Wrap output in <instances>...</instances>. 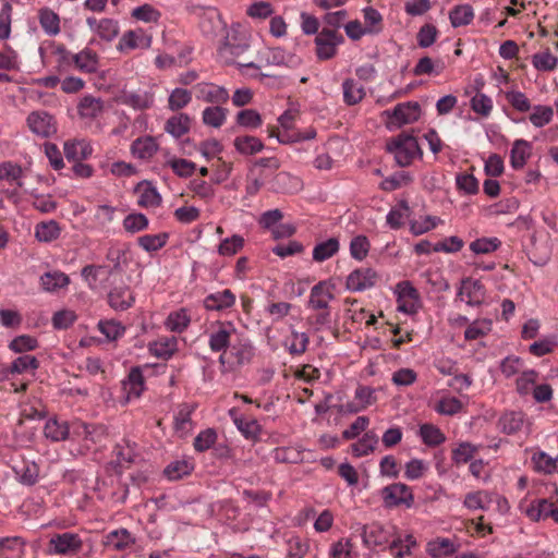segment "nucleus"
Returning a JSON list of instances; mask_svg holds the SVG:
<instances>
[{"label":"nucleus","mask_w":558,"mask_h":558,"mask_svg":"<svg viewBox=\"0 0 558 558\" xmlns=\"http://www.w3.org/2000/svg\"><path fill=\"white\" fill-rule=\"evenodd\" d=\"M386 150L393 155L399 167H408L414 158H422L423 151L418 142H386Z\"/></svg>","instance_id":"obj_6"},{"label":"nucleus","mask_w":558,"mask_h":558,"mask_svg":"<svg viewBox=\"0 0 558 558\" xmlns=\"http://www.w3.org/2000/svg\"><path fill=\"white\" fill-rule=\"evenodd\" d=\"M477 449L478 447L472 445L471 442H461L457 448L452 450V461L456 464L468 463L474 458Z\"/></svg>","instance_id":"obj_57"},{"label":"nucleus","mask_w":558,"mask_h":558,"mask_svg":"<svg viewBox=\"0 0 558 558\" xmlns=\"http://www.w3.org/2000/svg\"><path fill=\"white\" fill-rule=\"evenodd\" d=\"M27 123L37 136L50 137L57 131L53 117L45 111L32 112L27 118Z\"/></svg>","instance_id":"obj_13"},{"label":"nucleus","mask_w":558,"mask_h":558,"mask_svg":"<svg viewBox=\"0 0 558 558\" xmlns=\"http://www.w3.org/2000/svg\"><path fill=\"white\" fill-rule=\"evenodd\" d=\"M378 278V274L373 268H356L348 276L345 287L352 292H362L373 288Z\"/></svg>","instance_id":"obj_10"},{"label":"nucleus","mask_w":558,"mask_h":558,"mask_svg":"<svg viewBox=\"0 0 558 558\" xmlns=\"http://www.w3.org/2000/svg\"><path fill=\"white\" fill-rule=\"evenodd\" d=\"M151 45V36L144 29L136 28L125 32L117 46L118 50L128 53L136 49H147Z\"/></svg>","instance_id":"obj_11"},{"label":"nucleus","mask_w":558,"mask_h":558,"mask_svg":"<svg viewBox=\"0 0 558 558\" xmlns=\"http://www.w3.org/2000/svg\"><path fill=\"white\" fill-rule=\"evenodd\" d=\"M62 60L68 64H73L74 69L85 74L97 72L99 68V56L93 49L86 47L77 53H71L63 46L58 47Z\"/></svg>","instance_id":"obj_1"},{"label":"nucleus","mask_w":558,"mask_h":558,"mask_svg":"<svg viewBox=\"0 0 558 558\" xmlns=\"http://www.w3.org/2000/svg\"><path fill=\"white\" fill-rule=\"evenodd\" d=\"M135 299L126 286L116 287L108 293V303L114 311H126Z\"/></svg>","instance_id":"obj_21"},{"label":"nucleus","mask_w":558,"mask_h":558,"mask_svg":"<svg viewBox=\"0 0 558 558\" xmlns=\"http://www.w3.org/2000/svg\"><path fill=\"white\" fill-rule=\"evenodd\" d=\"M343 41V36L337 29L324 27L315 37L317 59L325 61L333 58Z\"/></svg>","instance_id":"obj_3"},{"label":"nucleus","mask_w":558,"mask_h":558,"mask_svg":"<svg viewBox=\"0 0 558 558\" xmlns=\"http://www.w3.org/2000/svg\"><path fill=\"white\" fill-rule=\"evenodd\" d=\"M474 19V10L470 4L456 5L449 13V20L453 27L466 26Z\"/></svg>","instance_id":"obj_34"},{"label":"nucleus","mask_w":558,"mask_h":558,"mask_svg":"<svg viewBox=\"0 0 558 558\" xmlns=\"http://www.w3.org/2000/svg\"><path fill=\"white\" fill-rule=\"evenodd\" d=\"M38 20L44 32L49 36L60 33V17L49 8H43L38 12Z\"/></svg>","instance_id":"obj_27"},{"label":"nucleus","mask_w":558,"mask_h":558,"mask_svg":"<svg viewBox=\"0 0 558 558\" xmlns=\"http://www.w3.org/2000/svg\"><path fill=\"white\" fill-rule=\"evenodd\" d=\"M327 281H319L311 289L307 306L312 310H328L329 302L335 298Z\"/></svg>","instance_id":"obj_16"},{"label":"nucleus","mask_w":558,"mask_h":558,"mask_svg":"<svg viewBox=\"0 0 558 558\" xmlns=\"http://www.w3.org/2000/svg\"><path fill=\"white\" fill-rule=\"evenodd\" d=\"M194 465L186 460H175L170 462L163 470V475L170 481H178L190 475Z\"/></svg>","instance_id":"obj_35"},{"label":"nucleus","mask_w":558,"mask_h":558,"mask_svg":"<svg viewBox=\"0 0 558 558\" xmlns=\"http://www.w3.org/2000/svg\"><path fill=\"white\" fill-rule=\"evenodd\" d=\"M39 347L38 340L29 335H21L15 337L9 343V349L14 353H25L34 351Z\"/></svg>","instance_id":"obj_49"},{"label":"nucleus","mask_w":558,"mask_h":558,"mask_svg":"<svg viewBox=\"0 0 558 558\" xmlns=\"http://www.w3.org/2000/svg\"><path fill=\"white\" fill-rule=\"evenodd\" d=\"M44 435L54 442L64 441L70 435L69 424L66 421H59L57 417H51L45 424Z\"/></svg>","instance_id":"obj_24"},{"label":"nucleus","mask_w":558,"mask_h":558,"mask_svg":"<svg viewBox=\"0 0 558 558\" xmlns=\"http://www.w3.org/2000/svg\"><path fill=\"white\" fill-rule=\"evenodd\" d=\"M159 149L158 142H133L131 154L142 160L150 159Z\"/></svg>","instance_id":"obj_53"},{"label":"nucleus","mask_w":558,"mask_h":558,"mask_svg":"<svg viewBox=\"0 0 558 558\" xmlns=\"http://www.w3.org/2000/svg\"><path fill=\"white\" fill-rule=\"evenodd\" d=\"M83 542L78 534L64 532L54 534L48 542L47 553L49 555L72 556L81 551Z\"/></svg>","instance_id":"obj_4"},{"label":"nucleus","mask_w":558,"mask_h":558,"mask_svg":"<svg viewBox=\"0 0 558 558\" xmlns=\"http://www.w3.org/2000/svg\"><path fill=\"white\" fill-rule=\"evenodd\" d=\"M86 23L92 31L107 41L112 40L119 33L118 22L111 19L97 20L96 17H88Z\"/></svg>","instance_id":"obj_19"},{"label":"nucleus","mask_w":558,"mask_h":558,"mask_svg":"<svg viewBox=\"0 0 558 558\" xmlns=\"http://www.w3.org/2000/svg\"><path fill=\"white\" fill-rule=\"evenodd\" d=\"M98 329L109 341L119 339L125 332V327L114 320H100L98 323Z\"/></svg>","instance_id":"obj_59"},{"label":"nucleus","mask_w":558,"mask_h":558,"mask_svg":"<svg viewBox=\"0 0 558 558\" xmlns=\"http://www.w3.org/2000/svg\"><path fill=\"white\" fill-rule=\"evenodd\" d=\"M229 415L232 418L236 428L247 440L258 441L262 433V426L255 418L245 420L238 415V410L232 408L229 410Z\"/></svg>","instance_id":"obj_15"},{"label":"nucleus","mask_w":558,"mask_h":558,"mask_svg":"<svg viewBox=\"0 0 558 558\" xmlns=\"http://www.w3.org/2000/svg\"><path fill=\"white\" fill-rule=\"evenodd\" d=\"M501 245L497 238H481L470 244V250L475 254H488L496 251Z\"/></svg>","instance_id":"obj_62"},{"label":"nucleus","mask_w":558,"mask_h":558,"mask_svg":"<svg viewBox=\"0 0 558 558\" xmlns=\"http://www.w3.org/2000/svg\"><path fill=\"white\" fill-rule=\"evenodd\" d=\"M134 192H141L137 204L141 207H157L161 204L162 198L157 189L150 181L143 180L138 182Z\"/></svg>","instance_id":"obj_20"},{"label":"nucleus","mask_w":558,"mask_h":558,"mask_svg":"<svg viewBox=\"0 0 558 558\" xmlns=\"http://www.w3.org/2000/svg\"><path fill=\"white\" fill-rule=\"evenodd\" d=\"M383 505L386 509H393L400 506L412 508L414 495L410 486L404 483H392L380 489Z\"/></svg>","instance_id":"obj_2"},{"label":"nucleus","mask_w":558,"mask_h":558,"mask_svg":"<svg viewBox=\"0 0 558 558\" xmlns=\"http://www.w3.org/2000/svg\"><path fill=\"white\" fill-rule=\"evenodd\" d=\"M134 543L135 539L126 529L116 530L107 535V545L117 550H122Z\"/></svg>","instance_id":"obj_45"},{"label":"nucleus","mask_w":558,"mask_h":558,"mask_svg":"<svg viewBox=\"0 0 558 558\" xmlns=\"http://www.w3.org/2000/svg\"><path fill=\"white\" fill-rule=\"evenodd\" d=\"M426 551L433 558H441L454 554L457 547L451 539L438 537L427 543Z\"/></svg>","instance_id":"obj_28"},{"label":"nucleus","mask_w":558,"mask_h":558,"mask_svg":"<svg viewBox=\"0 0 558 558\" xmlns=\"http://www.w3.org/2000/svg\"><path fill=\"white\" fill-rule=\"evenodd\" d=\"M61 228L56 220L40 222L35 228V236L40 242H51L60 236Z\"/></svg>","instance_id":"obj_42"},{"label":"nucleus","mask_w":558,"mask_h":558,"mask_svg":"<svg viewBox=\"0 0 558 558\" xmlns=\"http://www.w3.org/2000/svg\"><path fill=\"white\" fill-rule=\"evenodd\" d=\"M253 356V345L246 341H239L231 344L228 352L220 354L219 363L222 366L228 365L229 369H234L239 366L250 363Z\"/></svg>","instance_id":"obj_5"},{"label":"nucleus","mask_w":558,"mask_h":558,"mask_svg":"<svg viewBox=\"0 0 558 558\" xmlns=\"http://www.w3.org/2000/svg\"><path fill=\"white\" fill-rule=\"evenodd\" d=\"M40 283L45 291L53 292L70 283L68 275L61 271H48L40 276Z\"/></svg>","instance_id":"obj_29"},{"label":"nucleus","mask_w":558,"mask_h":558,"mask_svg":"<svg viewBox=\"0 0 558 558\" xmlns=\"http://www.w3.org/2000/svg\"><path fill=\"white\" fill-rule=\"evenodd\" d=\"M485 293V287L480 280H474L470 277H466L461 280L458 296L465 294L468 298V305L477 306L483 303Z\"/></svg>","instance_id":"obj_14"},{"label":"nucleus","mask_w":558,"mask_h":558,"mask_svg":"<svg viewBox=\"0 0 558 558\" xmlns=\"http://www.w3.org/2000/svg\"><path fill=\"white\" fill-rule=\"evenodd\" d=\"M148 219L147 217L142 213H132L129 214L123 219V228L125 231L131 233H136L143 230H146L148 228Z\"/></svg>","instance_id":"obj_55"},{"label":"nucleus","mask_w":558,"mask_h":558,"mask_svg":"<svg viewBox=\"0 0 558 558\" xmlns=\"http://www.w3.org/2000/svg\"><path fill=\"white\" fill-rule=\"evenodd\" d=\"M39 365H40V363L36 356L25 354V355L16 357L11 363V365H9V371L12 374H23V373L27 372L28 369L35 371V369L39 368Z\"/></svg>","instance_id":"obj_51"},{"label":"nucleus","mask_w":558,"mask_h":558,"mask_svg":"<svg viewBox=\"0 0 558 558\" xmlns=\"http://www.w3.org/2000/svg\"><path fill=\"white\" fill-rule=\"evenodd\" d=\"M19 482L26 486H33L38 482L39 466L35 462L23 461L21 465L13 468Z\"/></svg>","instance_id":"obj_25"},{"label":"nucleus","mask_w":558,"mask_h":558,"mask_svg":"<svg viewBox=\"0 0 558 558\" xmlns=\"http://www.w3.org/2000/svg\"><path fill=\"white\" fill-rule=\"evenodd\" d=\"M524 414L522 412H508L505 413L498 422L500 430L507 435L518 433L523 425Z\"/></svg>","instance_id":"obj_32"},{"label":"nucleus","mask_w":558,"mask_h":558,"mask_svg":"<svg viewBox=\"0 0 558 558\" xmlns=\"http://www.w3.org/2000/svg\"><path fill=\"white\" fill-rule=\"evenodd\" d=\"M339 251V241L330 238L315 245L313 250V259L315 262H324L332 257Z\"/></svg>","instance_id":"obj_44"},{"label":"nucleus","mask_w":558,"mask_h":558,"mask_svg":"<svg viewBox=\"0 0 558 558\" xmlns=\"http://www.w3.org/2000/svg\"><path fill=\"white\" fill-rule=\"evenodd\" d=\"M248 48L247 36L239 28L231 27L227 28L225 35L221 37V44L219 51L221 54L229 53L238 57L244 53Z\"/></svg>","instance_id":"obj_8"},{"label":"nucleus","mask_w":558,"mask_h":558,"mask_svg":"<svg viewBox=\"0 0 558 558\" xmlns=\"http://www.w3.org/2000/svg\"><path fill=\"white\" fill-rule=\"evenodd\" d=\"M531 461L534 465V470L538 473L553 474L558 466V457L551 458L545 451L534 452Z\"/></svg>","instance_id":"obj_31"},{"label":"nucleus","mask_w":558,"mask_h":558,"mask_svg":"<svg viewBox=\"0 0 558 558\" xmlns=\"http://www.w3.org/2000/svg\"><path fill=\"white\" fill-rule=\"evenodd\" d=\"M169 239V234L167 232H161L158 234H145L137 239V244L148 253L156 252L162 248Z\"/></svg>","instance_id":"obj_40"},{"label":"nucleus","mask_w":558,"mask_h":558,"mask_svg":"<svg viewBox=\"0 0 558 558\" xmlns=\"http://www.w3.org/2000/svg\"><path fill=\"white\" fill-rule=\"evenodd\" d=\"M532 147L530 142H513V146L510 151V162L512 168L521 169L526 161V158L531 156Z\"/></svg>","instance_id":"obj_38"},{"label":"nucleus","mask_w":558,"mask_h":558,"mask_svg":"<svg viewBox=\"0 0 558 558\" xmlns=\"http://www.w3.org/2000/svg\"><path fill=\"white\" fill-rule=\"evenodd\" d=\"M235 304V294L230 289L210 293L204 299V307L207 311L222 312Z\"/></svg>","instance_id":"obj_17"},{"label":"nucleus","mask_w":558,"mask_h":558,"mask_svg":"<svg viewBox=\"0 0 558 558\" xmlns=\"http://www.w3.org/2000/svg\"><path fill=\"white\" fill-rule=\"evenodd\" d=\"M388 117V126L400 128L403 124L415 122L421 114L420 105L415 101H408L397 105L392 111L385 112Z\"/></svg>","instance_id":"obj_7"},{"label":"nucleus","mask_w":558,"mask_h":558,"mask_svg":"<svg viewBox=\"0 0 558 558\" xmlns=\"http://www.w3.org/2000/svg\"><path fill=\"white\" fill-rule=\"evenodd\" d=\"M23 169L12 161H3L0 163V180L9 183H15L17 187L23 186L22 182Z\"/></svg>","instance_id":"obj_36"},{"label":"nucleus","mask_w":558,"mask_h":558,"mask_svg":"<svg viewBox=\"0 0 558 558\" xmlns=\"http://www.w3.org/2000/svg\"><path fill=\"white\" fill-rule=\"evenodd\" d=\"M296 116H298V112L294 110L284 111L278 118L279 128L282 129V132H280V131L277 132L276 129H272L270 132V137L275 136L279 140L280 136H284V137H287V140H293L292 135H289L287 132L293 128Z\"/></svg>","instance_id":"obj_50"},{"label":"nucleus","mask_w":558,"mask_h":558,"mask_svg":"<svg viewBox=\"0 0 558 558\" xmlns=\"http://www.w3.org/2000/svg\"><path fill=\"white\" fill-rule=\"evenodd\" d=\"M123 104L136 109L145 110L153 106L154 95L147 90H128L124 89L121 96Z\"/></svg>","instance_id":"obj_22"},{"label":"nucleus","mask_w":558,"mask_h":558,"mask_svg":"<svg viewBox=\"0 0 558 558\" xmlns=\"http://www.w3.org/2000/svg\"><path fill=\"white\" fill-rule=\"evenodd\" d=\"M190 126H191L190 118L184 113H180V114L171 117L167 121V123L165 125V130L173 137L179 138L189 132Z\"/></svg>","instance_id":"obj_33"},{"label":"nucleus","mask_w":558,"mask_h":558,"mask_svg":"<svg viewBox=\"0 0 558 558\" xmlns=\"http://www.w3.org/2000/svg\"><path fill=\"white\" fill-rule=\"evenodd\" d=\"M342 89L344 101L350 106L359 104L365 96L364 87L352 78L342 83Z\"/></svg>","instance_id":"obj_39"},{"label":"nucleus","mask_w":558,"mask_h":558,"mask_svg":"<svg viewBox=\"0 0 558 558\" xmlns=\"http://www.w3.org/2000/svg\"><path fill=\"white\" fill-rule=\"evenodd\" d=\"M122 384L124 386V389H126L128 385L130 386L129 397L133 396L135 398H138L144 390V376L141 367L133 366L130 369L126 379H124Z\"/></svg>","instance_id":"obj_37"},{"label":"nucleus","mask_w":558,"mask_h":558,"mask_svg":"<svg viewBox=\"0 0 558 558\" xmlns=\"http://www.w3.org/2000/svg\"><path fill=\"white\" fill-rule=\"evenodd\" d=\"M196 97L207 102L225 104L229 99V93L223 87L215 84L203 83L196 86Z\"/></svg>","instance_id":"obj_18"},{"label":"nucleus","mask_w":558,"mask_h":558,"mask_svg":"<svg viewBox=\"0 0 558 558\" xmlns=\"http://www.w3.org/2000/svg\"><path fill=\"white\" fill-rule=\"evenodd\" d=\"M230 344V330L221 327L209 336V348L213 352H228Z\"/></svg>","instance_id":"obj_46"},{"label":"nucleus","mask_w":558,"mask_h":558,"mask_svg":"<svg viewBox=\"0 0 558 558\" xmlns=\"http://www.w3.org/2000/svg\"><path fill=\"white\" fill-rule=\"evenodd\" d=\"M244 245V239L234 234L231 238L225 239L218 246V253L223 256H231L236 254Z\"/></svg>","instance_id":"obj_63"},{"label":"nucleus","mask_w":558,"mask_h":558,"mask_svg":"<svg viewBox=\"0 0 558 558\" xmlns=\"http://www.w3.org/2000/svg\"><path fill=\"white\" fill-rule=\"evenodd\" d=\"M355 531L360 533L363 544L366 547L381 546L389 542L390 533L383 524L373 522L371 524L357 523Z\"/></svg>","instance_id":"obj_9"},{"label":"nucleus","mask_w":558,"mask_h":558,"mask_svg":"<svg viewBox=\"0 0 558 558\" xmlns=\"http://www.w3.org/2000/svg\"><path fill=\"white\" fill-rule=\"evenodd\" d=\"M420 436L428 447L439 446L446 440L444 433L437 426L428 423L420 426Z\"/></svg>","instance_id":"obj_41"},{"label":"nucleus","mask_w":558,"mask_h":558,"mask_svg":"<svg viewBox=\"0 0 558 558\" xmlns=\"http://www.w3.org/2000/svg\"><path fill=\"white\" fill-rule=\"evenodd\" d=\"M532 64L539 71H553L558 64V58L549 50H545L533 56Z\"/></svg>","instance_id":"obj_54"},{"label":"nucleus","mask_w":558,"mask_h":558,"mask_svg":"<svg viewBox=\"0 0 558 558\" xmlns=\"http://www.w3.org/2000/svg\"><path fill=\"white\" fill-rule=\"evenodd\" d=\"M369 248L371 243L366 235H356L350 242V254L356 260H363L367 256Z\"/></svg>","instance_id":"obj_52"},{"label":"nucleus","mask_w":558,"mask_h":558,"mask_svg":"<svg viewBox=\"0 0 558 558\" xmlns=\"http://www.w3.org/2000/svg\"><path fill=\"white\" fill-rule=\"evenodd\" d=\"M191 319L187 316L185 310H180L178 312L171 313L167 318V327L171 331L182 332L185 328H187Z\"/></svg>","instance_id":"obj_64"},{"label":"nucleus","mask_w":558,"mask_h":558,"mask_svg":"<svg viewBox=\"0 0 558 558\" xmlns=\"http://www.w3.org/2000/svg\"><path fill=\"white\" fill-rule=\"evenodd\" d=\"M457 189L465 194L474 195L480 191L477 179L470 173H458L456 177Z\"/></svg>","instance_id":"obj_61"},{"label":"nucleus","mask_w":558,"mask_h":558,"mask_svg":"<svg viewBox=\"0 0 558 558\" xmlns=\"http://www.w3.org/2000/svg\"><path fill=\"white\" fill-rule=\"evenodd\" d=\"M192 100V93L184 88H174L168 99V106L172 111L186 107Z\"/></svg>","instance_id":"obj_58"},{"label":"nucleus","mask_w":558,"mask_h":558,"mask_svg":"<svg viewBox=\"0 0 558 558\" xmlns=\"http://www.w3.org/2000/svg\"><path fill=\"white\" fill-rule=\"evenodd\" d=\"M178 341L174 337L160 338L149 343V352L158 359L168 360L177 351Z\"/></svg>","instance_id":"obj_26"},{"label":"nucleus","mask_w":558,"mask_h":558,"mask_svg":"<svg viewBox=\"0 0 558 558\" xmlns=\"http://www.w3.org/2000/svg\"><path fill=\"white\" fill-rule=\"evenodd\" d=\"M555 502L546 498L533 501L525 510L526 515L533 521L551 518V512Z\"/></svg>","instance_id":"obj_30"},{"label":"nucleus","mask_w":558,"mask_h":558,"mask_svg":"<svg viewBox=\"0 0 558 558\" xmlns=\"http://www.w3.org/2000/svg\"><path fill=\"white\" fill-rule=\"evenodd\" d=\"M78 113L83 118H95L100 113L101 101L92 96H85L78 104Z\"/></svg>","instance_id":"obj_56"},{"label":"nucleus","mask_w":558,"mask_h":558,"mask_svg":"<svg viewBox=\"0 0 558 558\" xmlns=\"http://www.w3.org/2000/svg\"><path fill=\"white\" fill-rule=\"evenodd\" d=\"M377 442V435L374 432H366L359 441L352 444V454L357 458L367 456L375 449Z\"/></svg>","instance_id":"obj_43"},{"label":"nucleus","mask_w":558,"mask_h":558,"mask_svg":"<svg viewBox=\"0 0 558 558\" xmlns=\"http://www.w3.org/2000/svg\"><path fill=\"white\" fill-rule=\"evenodd\" d=\"M64 156L68 161L76 162L87 159L93 154L89 142H64Z\"/></svg>","instance_id":"obj_23"},{"label":"nucleus","mask_w":558,"mask_h":558,"mask_svg":"<svg viewBox=\"0 0 558 558\" xmlns=\"http://www.w3.org/2000/svg\"><path fill=\"white\" fill-rule=\"evenodd\" d=\"M199 27L204 35L210 38L222 37L227 31V24L215 8L207 9L201 17Z\"/></svg>","instance_id":"obj_12"},{"label":"nucleus","mask_w":558,"mask_h":558,"mask_svg":"<svg viewBox=\"0 0 558 558\" xmlns=\"http://www.w3.org/2000/svg\"><path fill=\"white\" fill-rule=\"evenodd\" d=\"M505 98L519 112H527L531 109V101L522 92L508 90L505 93Z\"/></svg>","instance_id":"obj_60"},{"label":"nucleus","mask_w":558,"mask_h":558,"mask_svg":"<svg viewBox=\"0 0 558 558\" xmlns=\"http://www.w3.org/2000/svg\"><path fill=\"white\" fill-rule=\"evenodd\" d=\"M412 182V177L409 172L398 171L390 177L384 179L379 187L385 192H392L400 189L403 184L407 185Z\"/></svg>","instance_id":"obj_47"},{"label":"nucleus","mask_w":558,"mask_h":558,"mask_svg":"<svg viewBox=\"0 0 558 558\" xmlns=\"http://www.w3.org/2000/svg\"><path fill=\"white\" fill-rule=\"evenodd\" d=\"M228 110L220 106L207 107L203 111V122L213 128H220L227 118Z\"/></svg>","instance_id":"obj_48"}]
</instances>
